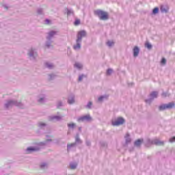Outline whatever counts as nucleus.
I'll list each match as a JSON object with an SVG mask.
<instances>
[{"label":"nucleus","mask_w":175,"mask_h":175,"mask_svg":"<svg viewBox=\"0 0 175 175\" xmlns=\"http://www.w3.org/2000/svg\"><path fill=\"white\" fill-rule=\"evenodd\" d=\"M94 14L98 16L100 20L106 21L109 20V14L101 10H96L94 11Z\"/></svg>","instance_id":"1"},{"label":"nucleus","mask_w":175,"mask_h":175,"mask_svg":"<svg viewBox=\"0 0 175 175\" xmlns=\"http://www.w3.org/2000/svg\"><path fill=\"white\" fill-rule=\"evenodd\" d=\"M125 122V120L122 118H118L116 121H112V125L113 126H118L120 125H122Z\"/></svg>","instance_id":"2"},{"label":"nucleus","mask_w":175,"mask_h":175,"mask_svg":"<svg viewBox=\"0 0 175 175\" xmlns=\"http://www.w3.org/2000/svg\"><path fill=\"white\" fill-rule=\"evenodd\" d=\"M87 35V33H85V31L82 30L78 32L77 34V43H80L81 42V39L84 38Z\"/></svg>","instance_id":"3"},{"label":"nucleus","mask_w":175,"mask_h":175,"mask_svg":"<svg viewBox=\"0 0 175 175\" xmlns=\"http://www.w3.org/2000/svg\"><path fill=\"white\" fill-rule=\"evenodd\" d=\"M174 107V103H170L168 104H164L159 107V110H166V109H173Z\"/></svg>","instance_id":"4"},{"label":"nucleus","mask_w":175,"mask_h":175,"mask_svg":"<svg viewBox=\"0 0 175 175\" xmlns=\"http://www.w3.org/2000/svg\"><path fill=\"white\" fill-rule=\"evenodd\" d=\"M174 107V103H170L168 104H164L159 107V110H166V109H173Z\"/></svg>","instance_id":"5"},{"label":"nucleus","mask_w":175,"mask_h":175,"mask_svg":"<svg viewBox=\"0 0 175 175\" xmlns=\"http://www.w3.org/2000/svg\"><path fill=\"white\" fill-rule=\"evenodd\" d=\"M78 121H91V116L90 115L81 117L78 119Z\"/></svg>","instance_id":"6"},{"label":"nucleus","mask_w":175,"mask_h":175,"mask_svg":"<svg viewBox=\"0 0 175 175\" xmlns=\"http://www.w3.org/2000/svg\"><path fill=\"white\" fill-rule=\"evenodd\" d=\"M140 50L139 49V47L135 46L133 49V55L134 57H137L139 55Z\"/></svg>","instance_id":"7"},{"label":"nucleus","mask_w":175,"mask_h":175,"mask_svg":"<svg viewBox=\"0 0 175 175\" xmlns=\"http://www.w3.org/2000/svg\"><path fill=\"white\" fill-rule=\"evenodd\" d=\"M142 143L143 139H137V141L135 142V146H136L137 147H140Z\"/></svg>","instance_id":"8"},{"label":"nucleus","mask_w":175,"mask_h":175,"mask_svg":"<svg viewBox=\"0 0 175 175\" xmlns=\"http://www.w3.org/2000/svg\"><path fill=\"white\" fill-rule=\"evenodd\" d=\"M154 144H156V146H163V142L156 139L154 141Z\"/></svg>","instance_id":"9"},{"label":"nucleus","mask_w":175,"mask_h":175,"mask_svg":"<svg viewBox=\"0 0 175 175\" xmlns=\"http://www.w3.org/2000/svg\"><path fill=\"white\" fill-rule=\"evenodd\" d=\"M150 96L151 98H152V99H154V98H157V96H158V92H153L150 94Z\"/></svg>","instance_id":"10"},{"label":"nucleus","mask_w":175,"mask_h":175,"mask_svg":"<svg viewBox=\"0 0 175 175\" xmlns=\"http://www.w3.org/2000/svg\"><path fill=\"white\" fill-rule=\"evenodd\" d=\"M81 47L80 42H77V44L74 46V50H79Z\"/></svg>","instance_id":"11"},{"label":"nucleus","mask_w":175,"mask_h":175,"mask_svg":"<svg viewBox=\"0 0 175 175\" xmlns=\"http://www.w3.org/2000/svg\"><path fill=\"white\" fill-rule=\"evenodd\" d=\"M75 68H77L78 69H81L83 68V66L79 63H76L75 64Z\"/></svg>","instance_id":"12"},{"label":"nucleus","mask_w":175,"mask_h":175,"mask_svg":"<svg viewBox=\"0 0 175 175\" xmlns=\"http://www.w3.org/2000/svg\"><path fill=\"white\" fill-rule=\"evenodd\" d=\"M38 150H39V149H36V148H32V147H30V148H27V151L29 152H30L31 151H38Z\"/></svg>","instance_id":"13"},{"label":"nucleus","mask_w":175,"mask_h":175,"mask_svg":"<svg viewBox=\"0 0 175 175\" xmlns=\"http://www.w3.org/2000/svg\"><path fill=\"white\" fill-rule=\"evenodd\" d=\"M107 46H109V47H111V46L114 45V42L113 41H108L107 42Z\"/></svg>","instance_id":"14"},{"label":"nucleus","mask_w":175,"mask_h":175,"mask_svg":"<svg viewBox=\"0 0 175 175\" xmlns=\"http://www.w3.org/2000/svg\"><path fill=\"white\" fill-rule=\"evenodd\" d=\"M68 128L73 129V128H75L76 126V124H75V123H69V124H68Z\"/></svg>","instance_id":"15"},{"label":"nucleus","mask_w":175,"mask_h":175,"mask_svg":"<svg viewBox=\"0 0 175 175\" xmlns=\"http://www.w3.org/2000/svg\"><path fill=\"white\" fill-rule=\"evenodd\" d=\"M145 47H147V49H151L152 47V46L151 45V44H150L149 42H146L145 44Z\"/></svg>","instance_id":"16"},{"label":"nucleus","mask_w":175,"mask_h":175,"mask_svg":"<svg viewBox=\"0 0 175 175\" xmlns=\"http://www.w3.org/2000/svg\"><path fill=\"white\" fill-rule=\"evenodd\" d=\"M159 11V9H158V8H155L154 9H153L152 13L153 14H157V13H158Z\"/></svg>","instance_id":"17"},{"label":"nucleus","mask_w":175,"mask_h":175,"mask_svg":"<svg viewBox=\"0 0 175 175\" xmlns=\"http://www.w3.org/2000/svg\"><path fill=\"white\" fill-rule=\"evenodd\" d=\"M55 33H57V32L55 31H51L49 35V38H51L53 36H54V35H55Z\"/></svg>","instance_id":"18"},{"label":"nucleus","mask_w":175,"mask_h":175,"mask_svg":"<svg viewBox=\"0 0 175 175\" xmlns=\"http://www.w3.org/2000/svg\"><path fill=\"white\" fill-rule=\"evenodd\" d=\"M68 103L70 105H72V104L75 103V98H70V99H68Z\"/></svg>","instance_id":"19"},{"label":"nucleus","mask_w":175,"mask_h":175,"mask_svg":"<svg viewBox=\"0 0 175 175\" xmlns=\"http://www.w3.org/2000/svg\"><path fill=\"white\" fill-rule=\"evenodd\" d=\"M74 24H75V25H80V20L76 19Z\"/></svg>","instance_id":"20"},{"label":"nucleus","mask_w":175,"mask_h":175,"mask_svg":"<svg viewBox=\"0 0 175 175\" xmlns=\"http://www.w3.org/2000/svg\"><path fill=\"white\" fill-rule=\"evenodd\" d=\"M161 64L162 65H165L166 64V59L165 58H162L161 61Z\"/></svg>","instance_id":"21"},{"label":"nucleus","mask_w":175,"mask_h":175,"mask_svg":"<svg viewBox=\"0 0 175 175\" xmlns=\"http://www.w3.org/2000/svg\"><path fill=\"white\" fill-rule=\"evenodd\" d=\"M46 68H53V64H50V63H46Z\"/></svg>","instance_id":"22"},{"label":"nucleus","mask_w":175,"mask_h":175,"mask_svg":"<svg viewBox=\"0 0 175 175\" xmlns=\"http://www.w3.org/2000/svg\"><path fill=\"white\" fill-rule=\"evenodd\" d=\"M111 73H113V70L108 69L107 71V75H110Z\"/></svg>","instance_id":"23"},{"label":"nucleus","mask_w":175,"mask_h":175,"mask_svg":"<svg viewBox=\"0 0 175 175\" xmlns=\"http://www.w3.org/2000/svg\"><path fill=\"white\" fill-rule=\"evenodd\" d=\"M77 167V164H70V169H75Z\"/></svg>","instance_id":"24"},{"label":"nucleus","mask_w":175,"mask_h":175,"mask_svg":"<svg viewBox=\"0 0 175 175\" xmlns=\"http://www.w3.org/2000/svg\"><path fill=\"white\" fill-rule=\"evenodd\" d=\"M13 105V101H10L8 102L6 105H5V107H9V105Z\"/></svg>","instance_id":"25"},{"label":"nucleus","mask_w":175,"mask_h":175,"mask_svg":"<svg viewBox=\"0 0 175 175\" xmlns=\"http://www.w3.org/2000/svg\"><path fill=\"white\" fill-rule=\"evenodd\" d=\"M92 106V102H89L88 105H87V107H88V109H91Z\"/></svg>","instance_id":"26"},{"label":"nucleus","mask_w":175,"mask_h":175,"mask_svg":"<svg viewBox=\"0 0 175 175\" xmlns=\"http://www.w3.org/2000/svg\"><path fill=\"white\" fill-rule=\"evenodd\" d=\"M174 142H175V137H173L171 139H170V143H173Z\"/></svg>","instance_id":"27"},{"label":"nucleus","mask_w":175,"mask_h":175,"mask_svg":"<svg viewBox=\"0 0 175 175\" xmlns=\"http://www.w3.org/2000/svg\"><path fill=\"white\" fill-rule=\"evenodd\" d=\"M83 77H84V75H81V76H79V81H81L83 80Z\"/></svg>","instance_id":"28"},{"label":"nucleus","mask_w":175,"mask_h":175,"mask_svg":"<svg viewBox=\"0 0 175 175\" xmlns=\"http://www.w3.org/2000/svg\"><path fill=\"white\" fill-rule=\"evenodd\" d=\"M103 98H105L104 96H100L98 98V101L99 102H102V100H103Z\"/></svg>","instance_id":"29"},{"label":"nucleus","mask_w":175,"mask_h":175,"mask_svg":"<svg viewBox=\"0 0 175 175\" xmlns=\"http://www.w3.org/2000/svg\"><path fill=\"white\" fill-rule=\"evenodd\" d=\"M73 146H75L74 144H71L70 145H68V150H69V148H70V147H73Z\"/></svg>","instance_id":"30"},{"label":"nucleus","mask_w":175,"mask_h":175,"mask_svg":"<svg viewBox=\"0 0 175 175\" xmlns=\"http://www.w3.org/2000/svg\"><path fill=\"white\" fill-rule=\"evenodd\" d=\"M53 119H55V120H61V117H59V116H55L53 118Z\"/></svg>","instance_id":"31"},{"label":"nucleus","mask_w":175,"mask_h":175,"mask_svg":"<svg viewBox=\"0 0 175 175\" xmlns=\"http://www.w3.org/2000/svg\"><path fill=\"white\" fill-rule=\"evenodd\" d=\"M45 22H46V24H49V23H50V20L46 19V20L45 21Z\"/></svg>","instance_id":"32"},{"label":"nucleus","mask_w":175,"mask_h":175,"mask_svg":"<svg viewBox=\"0 0 175 175\" xmlns=\"http://www.w3.org/2000/svg\"><path fill=\"white\" fill-rule=\"evenodd\" d=\"M44 166H46V163H43L41 165V167H44Z\"/></svg>","instance_id":"33"},{"label":"nucleus","mask_w":175,"mask_h":175,"mask_svg":"<svg viewBox=\"0 0 175 175\" xmlns=\"http://www.w3.org/2000/svg\"><path fill=\"white\" fill-rule=\"evenodd\" d=\"M162 96H166V94L163 93V94H162Z\"/></svg>","instance_id":"34"},{"label":"nucleus","mask_w":175,"mask_h":175,"mask_svg":"<svg viewBox=\"0 0 175 175\" xmlns=\"http://www.w3.org/2000/svg\"><path fill=\"white\" fill-rule=\"evenodd\" d=\"M42 100H43V98H41L39 102H42Z\"/></svg>","instance_id":"35"}]
</instances>
